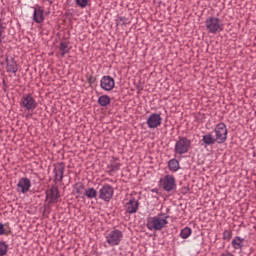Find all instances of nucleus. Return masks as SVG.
<instances>
[{
	"label": "nucleus",
	"mask_w": 256,
	"mask_h": 256,
	"mask_svg": "<svg viewBox=\"0 0 256 256\" xmlns=\"http://www.w3.org/2000/svg\"><path fill=\"white\" fill-rule=\"evenodd\" d=\"M165 225H167V218L163 216L150 218L148 221L149 229L161 230Z\"/></svg>",
	"instance_id": "nucleus-1"
},
{
	"label": "nucleus",
	"mask_w": 256,
	"mask_h": 256,
	"mask_svg": "<svg viewBox=\"0 0 256 256\" xmlns=\"http://www.w3.org/2000/svg\"><path fill=\"white\" fill-rule=\"evenodd\" d=\"M217 143H225L227 141V126L224 123H220L215 128Z\"/></svg>",
	"instance_id": "nucleus-2"
},
{
	"label": "nucleus",
	"mask_w": 256,
	"mask_h": 256,
	"mask_svg": "<svg viewBox=\"0 0 256 256\" xmlns=\"http://www.w3.org/2000/svg\"><path fill=\"white\" fill-rule=\"evenodd\" d=\"M206 27L210 33H217V31H223L221 21L217 18H210L206 21Z\"/></svg>",
	"instance_id": "nucleus-3"
},
{
	"label": "nucleus",
	"mask_w": 256,
	"mask_h": 256,
	"mask_svg": "<svg viewBox=\"0 0 256 256\" xmlns=\"http://www.w3.org/2000/svg\"><path fill=\"white\" fill-rule=\"evenodd\" d=\"M100 87L104 89V91H113L115 80L111 76H103L100 81Z\"/></svg>",
	"instance_id": "nucleus-4"
},
{
	"label": "nucleus",
	"mask_w": 256,
	"mask_h": 256,
	"mask_svg": "<svg viewBox=\"0 0 256 256\" xmlns=\"http://www.w3.org/2000/svg\"><path fill=\"white\" fill-rule=\"evenodd\" d=\"M190 145L191 142L188 139L182 138L176 143L175 151L182 155V153H187V151H189Z\"/></svg>",
	"instance_id": "nucleus-5"
},
{
	"label": "nucleus",
	"mask_w": 256,
	"mask_h": 256,
	"mask_svg": "<svg viewBox=\"0 0 256 256\" xmlns=\"http://www.w3.org/2000/svg\"><path fill=\"white\" fill-rule=\"evenodd\" d=\"M123 238V233L119 230L112 231L107 237L109 245H119L121 239Z\"/></svg>",
	"instance_id": "nucleus-6"
},
{
	"label": "nucleus",
	"mask_w": 256,
	"mask_h": 256,
	"mask_svg": "<svg viewBox=\"0 0 256 256\" xmlns=\"http://www.w3.org/2000/svg\"><path fill=\"white\" fill-rule=\"evenodd\" d=\"M63 171H65V164L58 163L55 165V168H54L55 183H61V181H63Z\"/></svg>",
	"instance_id": "nucleus-7"
},
{
	"label": "nucleus",
	"mask_w": 256,
	"mask_h": 256,
	"mask_svg": "<svg viewBox=\"0 0 256 256\" xmlns=\"http://www.w3.org/2000/svg\"><path fill=\"white\" fill-rule=\"evenodd\" d=\"M57 199H59V190L57 187H52L46 192V201H48V203H55Z\"/></svg>",
	"instance_id": "nucleus-8"
},
{
	"label": "nucleus",
	"mask_w": 256,
	"mask_h": 256,
	"mask_svg": "<svg viewBox=\"0 0 256 256\" xmlns=\"http://www.w3.org/2000/svg\"><path fill=\"white\" fill-rule=\"evenodd\" d=\"M113 197V188L109 185L103 186L102 189H100V199H103L104 201H109Z\"/></svg>",
	"instance_id": "nucleus-9"
},
{
	"label": "nucleus",
	"mask_w": 256,
	"mask_h": 256,
	"mask_svg": "<svg viewBox=\"0 0 256 256\" xmlns=\"http://www.w3.org/2000/svg\"><path fill=\"white\" fill-rule=\"evenodd\" d=\"M148 126L150 129H155L161 125V115L159 114H152L147 121Z\"/></svg>",
	"instance_id": "nucleus-10"
},
{
	"label": "nucleus",
	"mask_w": 256,
	"mask_h": 256,
	"mask_svg": "<svg viewBox=\"0 0 256 256\" xmlns=\"http://www.w3.org/2000/svg\"><path fill=\"white\" fill-rule=\"evenodd\" d=\"M163 189L165 191H172L173 187H175V178L173 176H165L162 180Z\"/></svg>",
	"instance_id": "nucleus-11"
},
{
	"label": "nucleus",
	"mask_w": 256,
	"mask_h": 256,
	"mask_svg": "<svg viewBox=\"0 0 256 256\" xmlns=\"http://www.w3.org/2000/svg\"><path fill=\"white\" fill-rule=\"evenodd\" d=\"M18 189H21L22 193H27L29 187H31V180L29 178H22L18 183Z\"/></svg>",
	"instance_id": "nucleus-12"
},
{
	"label": "nucleus",
	"mask_w": 256,
	"mask_h": 256,
	"mask_svg": "<svg viewBox=\"0 0 256 256\" xmlns=\"http://www.w3.org/2000/svg\"><path fill=\"white\" fill-rule=\"evenodd\" d=\"M23 107L26 109H35V100L31 95H27L26 97L23 98L22 100Z\"/></svg>",
	"instance_id": "nucleus-13"
},
{
	"label": "nucleus",
	"mask_w": 256,
	"mask_h": 256,
	"mask_svg": "<svg viewBox=\"0 0 256 256\" xmlns=\"http://www.w3.org/2000/svg\"><path fill=\"white\" fill-rule=\"evenodd\" d=\"M6 63L9 73H17V62H15V59L6 57Z\"/></svg>",
	"instance_id": "nucleus-14"
},
{
	"label": "nucleus",
	"mask_w": 256,
	"mask_h": 256,
	"mask_svg": "<svg viewBox=\"0 0 256 256\" xmlns=\"http://www.w3.org/2000/svg\"><path fill=\"white\" fill-rule=\"evenodd\" d=\"M44 19L45 18L43 17V10L35 9L34 10V21L36 23H43Z\"/></svg>",
	"instance_id": "nucleus-15"
},
{
	"label": "nucleus",
	"mask_w": 256,
	"mask_h": 256,
	"mask_svg": "<svg viewBox=\"0 0 256 256\" xmlns=\"http://www.w3.org/2000/svg\"><path fill=\"white\" fill-rule=\"evenodd\" d=\"M137 207H139V203L135 200H131L128 203L127 213H135L137 211Z\"/></svg>",
	"instance_id": "nucleus-16"
},
{
	"label": "nucleus",
	"mask_w": 256,
	"mask_h": 256,
	"mask_svg": "<svg viewBox=\"0 0 256 256\" xmlns=\"http://www.w3.org/2000/svg\"><path fill=\"white\" fill-rule=\"evenodd\" d=\"M98 103L102 107H107V105H109V103H111V98H109V96H107V95H103L98 99Z\"/></svg>",
	"instance_id": "nucleus-17"
},
{
	"label": "nucleus",
	"mask_w": 256,
	"mask_h": 256,
	"mask_svg": "<svg viewBox=\"0 0 256 256\" xmlns=\"http://www.w3.org/2000/svg\"><path fill=\"white\" fill-rule=\"evenodd\" d=\"M168 167L170 171H179V161L172 159L168 162Z\"/></svg>",
	"instance_id": "nucleus-18"
},
{
	"label": "nucleus",
	"mask_w": 256,
	"mask_h": 256,
	"mask_svg": "<svg viewBox=\"0 0 256 256\" xmlns=\"http://www.w3.org/2000/svg\"><path fill=\"white\" fill-rule=\"evenodd\" d=\"M216 138H213V136L211 134H207L205 136H203V142L206 144V145H213V143H215Z\"/></svg>",
	"instance_id": "nucleus-19"
},
{
	"label": "nucleus",
	"mask_w": 256,
	"mask_h": 256,
	"mask_svg": "<svg viewBox=\"0 0 256 256\" xmlns=\"http://www.w3.org/2000/svg\"><path fill=\"white\" fill-rule=\"evenodd\" d=\"M243 241H244V239H241L240 237H236L232 241V245H233L234 249H241V247H243Z\"/></svg>",
	"instance_id": "nucleus-20"
},
{
	"label": "nucleus",
	"mask_w": 256,
	"mask_h": 256,
	"mask_svg": "<svg viewBox=\"0 0 256 256\" xmlns=\"http://www.w3.org/2000/svg\"><path fill=\"white\" fill-rule=\"evenodd\" d=\"M84 195H86L88 199H93V197H97V191L93 188H89L88 190H85Z\"/></svg>",
	"instance_id": "nucleus-21"
},
{
	"label": "nucleus",
	"mask_w": 256,
	"mask_h": 256,
	"mask_svg": "<svg viewBox=\"0 0 256 256\" xmlns=\"http://www.w3.org/2000/svg\"><path fill=\"white\" fill-rule=\"evenodd\" d=\"M190 235H191V228L189 227L184 228L180 233V237H182V239H187Z\"/></svg>",
	"instance_id": "nucleus-22"
},
{
	"label": "nucleus",
	"mask_w": 256,
	"mask_h": 256,
	"mask_svg": "<svg viewBox=\"0 0 256 256\" xmlns=\"http://www.w3.org/2000/svg\"><path fill=\"white\" fill-rule=\"evenodd\" d=\"M60 51H61L62 57H63V55H65L66 53H69V46L67 45V43H61V44H60Z\"/></svg>",
	"instance_id": "nucleus-23"
},
{
	"label": "nucleus",
	"mask_w": 256,
	"mask_h": 256,
	"mask_svg": "<svg viewBox=\"0 0 256 256\" xmlns=\"http://www.w3.org/2000/svg\"><path fill=\"white\" fill-rule=\"evenodd\" d=\"M8 246L5 242H0V256L7 255Z\"/></svg>",
	"instance_id": "nucleus-24"
},
{
	"label": "nucleus",
	"mask_w": 256,
	"mask_h": 256,
	"mask_svg": "<svg viewBox=\"0 0 256 256\" xmlns=\"http://www.w3.org/2000/svg\"><path fill=\"white\" fill-rule=\"evenodd\" d=\"M74 191L78 195H85V188L81 184L78 187H76Z\"/></svg>",
	"instance_id": "nucleus-25"
},
{
	"label": "nucleus",
	"mask_w": 256,
	"mask_h": 256,
	"mask_svg": "<svg viewBox=\"0 0 256 256\" xmlns=\"http://www.w3.org/2000/svg\"><path fill=\"white\" fill-rule=\"evenodd\" d=\"M76 3L79 7H87L89 0H76Z\"/></svg>",
	"instance_id": "nucleus-26"
},
{
	"label": "nucleus",
	"mask_w": 256,
	"mask_h": 256,
	"mask_svg": "<svg viewBox=\"0 0 256 256\" xmlns=\"http://www.w3.org/2000/svg\"><path fill=\"white\" fill-rule=\"evenodd\" d=\"M223 239H226L227 241H229V239H231V231H225L223 233Z\"/></svg>",
	"instance_id": "nucleus-27"
},
{
	"label": "nucleus",
	"mask_w": 256,
	"mask_h": 256,
	"mask_svg": "<svg viewBox=\"0 0 256 256\" xmlns=\"http://www.w3.org/2000/svg\"><path fill=\"white\" fill-rule=\"evenodd\" d=\"M95 81H97V79L94 78L93 76H90V77L88 78V83H89V85H93V83H95Z\"/></svg>",
	"instance_id": "nucleus-28"
},
{
	"label": "nucleus",
	"mask_w": 256,
	"mask_h": 256,
	"mask_svg": "<svg viewBox=\"0 0 256 256\" xmlns=\"http://www.w3.org/2000/svg\"><path fill=\"white\" fill-rule=\"evenodd\" d=\"M5 233V226L3 224H0V235H3Z\"/></svg>",
	"instance_id": "nucleus-29"
},
{
	"label": "nucleus",
	"mask_w": 256,
	"mask_h": 256,
	"mask_svg": "<svg viewBox=\"0 0 256 256\" xmlns=\"http://www.w3.org/2000/svg\"><path fill=\"white\" fill-rule=\"evenodd\" d=\"M4 27L0 24V37H1V35H2V33H3V31H4Z\"/></svg>",
	"instance_id": "nucleus-30"
},
{
	"label": "nucleus",
	"mask_w": 256,
	"mask_h": 256,
	"mask_svg": "<svg viewBox=\"0 0 256 256\" xmlns=\"http://www.w3.org/2000/svg\"><path fill=\"white\" fill-rule=\"evenodd\" d=\"M120 21H123V18H120Z\"/></svg>",
	"instance_id": "nucleus-31"
}]
</instances>
